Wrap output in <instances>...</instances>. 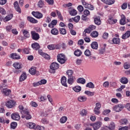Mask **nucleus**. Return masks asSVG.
<instances>
[{
  "label": "nucleus",
  "mask_w": 130,
  "mask_h": 130,
  "mask_svg": "<svg viewBox=\"0 0 130 130\" xmlns=\"http://www.w3.org/2000/svg\"><path fill=\"white\" fill-rule=\"evenodd\" d=\"M57 59L58 62L61 63V64L66 63V61H67V59H66V56L63 54H58L57 56Z\"/></svg>",
  "instance_id": "obj_1"
},
{
  "label": "nucleus",
  "mask_w": 130,
  "mask_h": 130,
  "mask_svg": "<svg viewBox=\"0 0 130 130\" xmlns=\"http://www.w3.org/2000/svg\"><path fill=\"white\" fill-rule=\"evenodd\" d=\"M13 67L16 70H17L14 71L15 74H20V73H21V70H20L23 68V64L21 63L15 62L13 63Z\"/></svg>",
  "instance_id": "obj_2"
},
{
  "label": "nucleus",
  "mask_w": 130,
  "mask_h": 130,
  "mask_svg": "<svg viewBox=\"0 0 130 130\" xmlns=\"http://www.w3.org/2000/svg\"><path fill=\"white\" fill-rule=\"evenodd\" d=\"M59 68V64L55 62H52L50 66V73H55V70H57Z\"/></svg>",
  "instance_id": "obj_3"
},
{
  "label": "nucleus",
  "mask_w": 130,
  "mask_h": 130,
  "mask_svg": "<svg viewBox=\"0 0 130 130\" xmlns=\"http://www.w3.org/2000/svg\"><path fill=\"white\" fill-rule=\"evenodd\" d=\"M124 108V106H123V105L120 104L115 105L113 107V110L115 111V112H120V111H121V110H122Z\"/></svg>",
  "instance_id": "obj_4"
},
{
  "label": "nucleus",
  "mask_w": 130,
  "mask_h": 130,
  "mask_svg": "<svg viewBox=\"0 0 130 130\" xmlns=\"http://www.w3.org/2000/svg\"><path fill=\"white\" fill-rule=\"evenodd\" d=\"M89 125L92 126L94 130H98L99 129L100 127H101V126L102 125V122L98 121L94 123H90Z\"/></svg>",
  "instance_id": "obj_5"
},
{
  "label": "nucleus",
  "mask_w": 130,
  "mask_h": 130,
  "mask_svg": "<svg viewBox=\"0 0 130 130\" xmlns=\"http://www.w3.org/2000/svg\"><path fill=\"white\" fill-rule=\"evenodd\" d=\"M82 5L85 8V9H88L90 11H93L94 8V6L91 4H89L86 3L85 1H82Z\"/></svg>",
  "instance_id": "obj_6"
},
{
  "label": "nucleus",
  "mask_w": 130,
  "mask_h": 130,
  "mask_svg": "<svg viewBox=\"0 0 130 130\" xmlns=\"http://www.w3.org/2000/svg\"><path fill=\"white\" fill-rule=\"evenodd\" d=\"M109 43L111 44H120V39L118 38H114L112 39V40H109Z\"/></svg>",
  "instance_id": "obj_7"
},
{
  "label": "nucleus",
  "mask_w": 130,
  "mask_h": 130,
  "mask_svg": "<svg viewBox=\"0 0 130 130\" xmlns=\"http://www.w3.org/2000/svg\"><path fill=\"white\" fill-rule=\"evenodd\" d=\"M31 14L34 17H35L37 19H41L43 17V15L40 12L32 11Z\"/></svg>",
  "instance_id": "obj_8"
},
{
  "label": "nucleus",
  "mask_w": 130,
  "mask_h": 130,
  "mask_svg": "<svg viewBox=\"0 0 130 130\" xmlns=\"http://www.w3.org/2000/svg\"><path fill=\"white\" fill-rule=\"evenodd\" d=\"M31 35L34 40H38L40 38L39 34L37 33L36 31H31Z\"/></svg>",
  "instance_id": "obj_9"
},
{
  "label": "nucleus",
  "mask_w": 130,
  "mask_h": 130,
  "mask_svg": "<svg viewBox=\"0 0 130 130\" xmlns=\"http://www.w3.org/2000/svg\"><path fill=\"white\" fill-rule=\"evenodd\" d=\"M15 104H16L15 101L10 100L6 103V105L8 108H13L15 106Z\"/></svg>",
  "instance_id": "obj_10"
},
{
  "label": "nucleus",
  "mask_w": 130,
  "mask_h": 130,
  "mask_svg": "<svg viewBox=\"0 0 130 130\" xmlns=\"http://www.w3.org/2000/svg\"><path fill=\"white\" fill-rule=\"evenodd\" d=\"M94 22L95 25L97 26H100L101 25V17L98 16L94 18Z\"/></svg>",
  "instance_id": "obj_11"
},
{
  "label": "nucleus",
  "mask_w": 130,
  "mask_h": 130,
  "mask_svg": "<svg viewBox=\"0 0 130 130\" xmlns=\"http://www.w3.org/2000/svg\"><path fill=\"white\" fill-rule=\"evenodd\" d=\"M11 118L14 120H20V115L18 113H13L11 115Z\"/></svg>",
  "instance_id": "obj_12"
},
{
  "label": "nucleus",
  "mask_w": 130,
  "mask_h": 130,
  "mask_svg": "<svg viewBox=\"0 0 130 130\" xmlns=\"http://www.w3.org/2000/svg\"><path fill=\"white\" fill-rule=\"evenodd\" d=\"M14 8L16 11V12H18L19 14H21V8H20V7H19V4H18V2L16 1L14 3Z\"/></svg>",
  "instance_id": "obj_13"
},
{
  "label": "nucleus",
  "mask_w": 130,
  "mask_h": 130,
  "mask_svg": "<svg viewBox=\"0 0 130 130\" xmlns=\"http://www.w3.org/2000/svg\"><path fill=\"white\" fill-rule=\"evenodd\" d=\"M13 14H9L8 15L6 16L4 19V22L6 23V22H9L10 20L13 19Z\"/></svg>",
  "instance_id": "obj_14"
},
{
  "label": "nucleus",
  "mask_w": 130,
  "mask_h": 130,
  "mask_svg": "<svg viewBox=\"0 0 130 130\" xmlns=\"http://www.w3.org/2000/svg\"><path fill=\"white\" fill-rule=\"evenodd\" d=\"M106 127L108 128L109 130H114L115 129V124L113 122H111L109 126H106Z\"/></svg>",
  "instance_id": "obj_15"
},
{
  "label": "nucleus",
  "mask_w": 130,
  "mask_h": 130,
  "mask_svg": "<svg viewBox=\"0 0 130 130\" xmlns=\"http://www.w3.org/2000/svg\"><path fill=\"white\" fill-rule=\"evenodd\" d=\"M103 3H104V4H106V5H113L114 3H115V0H101Z\"/></svg>",
  "instance_id": "obj_16"
},
{
  "label": "nucleus",
  "mask_w": 130,
  "mask_h": 130,
  "mask_svg": "<svg viewBox=\"0 0 130 130\" xmlns=\"http://www.w3.org/2000/svg\"><path fill=\"white\" fill-rule=\"evenodd\" d=\"M26 79H27V75L26 74V73L23 72L19 78V81L23 82V81H25Z\"/></svg>",
  "instance_id": "obj_17"
},
{
  "label": "nucleus",
  "mask_w": 130,
  "mask_h": 130,
  "mask_svg": "<svg viewBox=\"0 0 130 130\" xmlns=\"http://www.w3.org/2000/svg\"><path fill=\"white\" fill-rule=\"evenodd\" d=\"M61 83L62 86H64V87H68V84H67V77H66V76H63L61 78Z\"/></svg>",
  "instance_id": "obj_18"
},
{
  "label": "nucleus",
  "mask_w": 130,
  "mask_h": 130,
  "mask_svg": "<svg viewBox=\"0 0 130 130\" xmlns=\"http://www.w3.org/2000/svg\"><path fill=\"white\" fill-rule=\"evenodd\" d=\"M31 47L35 50H38L40 48V45L38 43H35L31 44Z\"/></svg>",
  "instance_id": "obj_19"
},
{
  "label": "nucleus",
  "mask_w": 130,
  "mask_h": 130,
  "mask_svg": "<svg viewBox=\"0 0 130 130\" xmlns=\"http://www.w3.org/2000/svg\"><path fill=\"white\" fill-rule=\"evenodd\" d=\"M27 21L30 22V23H32L33 24H35L36 23H38V21L37 20L34 19L32 17L28 16L27 17Z\"/></svg>",
  "instance_id": "obj_20"
},
{
  "label": "nucleus",
  "mask_w": 130,
  "mask_h": 130,
  "mask_svg": "<svg viewBox=\"0 0 130 130\" xmlns=\"http://www.w3.org/2000/svg\"><path fill=\"white\" fill-rule=\"evenodd\" d=\"M130 37V31L127 30L126 32L122 36V39H126Z\"/></svg>",
  "instance_id": "obj_21"
},
{
  "label": "nucleus",
  "mask_w": 130,
  "mask_h": 130,
  "mask_svg": "<svg viewBox=\"0 0 130 130\" xmlns=\"http://www.w3.org/2000/svg\"><path fill=\"white\" fill-rule=\"evenodd\" d=\"M11 57L13 59H20V58H21V57H20V55H18L16 53H12L11 54Z\"/></svg>",
  "instance_id": "obj_22"
},
{
  "label": "nucleus",
  "mask_w": 130,
  "mask_h": 130,
  "mask_svg": "<svg viewBox=\"0 0 130 130\" xmlns=\"http://www.w3.org/2000/svg\"><path fill=\"white\" fill-rule=\"evenodd\" d=\"M120 25H125L126 24V21H125V16L124 15L121 16V18L120 20Z\"/></svg>",
  "instance_id": "obj_23"
},
{
  "label": "nucleus",
  "mask_w": 130,
  "mask_h": 130,
  "mask_svg": "<svg viewBox=\"0 0 130 130\" xmlns=\"http://www.w3.org/2000/svg\"><path fill=\"white\" fill-rule=\"evenodd\" d=\"M120 82L122 83V84H127V83H128V80L127 79V78L126 77H122L120 79Z\"/></svg>",
  "instance_id": "obj_24"
},
{
  "label": "nucleus",
  "mask_w": 130,
  "mask_h": 130,
  "mask_svg": "<svg viewBox=\"0 0 130 130\" xmlns=\"http://www.w3.org/2000/svg\"><path fill=\"white\" fill-rule=\"evenodd\" d=\"M78 100L80 102H85V101H87V97L85 96H80L78 97Z\"/></svg>",
  "instance_id": "obj_25"
},
{
  "label": "nucleus",
  "mask_w": 130,
  "mask_h": 130,
  "mask_svg": "<svg viewBox=\"0 0 130 130\" xmlns=\"http://www.w3.org/2000/svg\"><path fill=\"white\" fill-rule=\"evenodd\" d=\"M91 48L93 49H98V43L93 42L91 44Z\"/></svg>",
  "instance_id": "obj_26"
},
{
  "label": "nucleus",
  "mask_w": 130,
  "mask_h": 130,
  "mask_svg": "<svg viewBox=\"0 0 130 130\" xmlns=\"http://www.w3.org/2000/svg\"><path fill=\"white\" fill-rule=\"evenodd\" d=\"M11 91L10 89H8L7 88L3 89V93L6 96H9L10 94L11 93Z\"/></svg>",
  "instance_id": "obj_27"
},
{
  "label": "nucleus",
  "mask_w": 130,
  "mask_h": 130,
  "mask_svg": "<svg viewBox=\"0 0 130 130\" xmlns=\"http://www.w3.org/2000/svg\"><path fill=\"white\" fill-rule=\"evenodd\" d=\"M77 82L79 84H85L86 83V80L82 78H79L77 79Z\"/></svg>",
  "instance_id": "obj_28"
},
{
  "label": "nucleus",
  "mask_w": 130,
  "mask_h": 130,
  "mask_svg": "<svg viewBox=\"0 0 130 130\" xmlns=\"http://www.w3.org/2000/svg\"><path fill=\"white\" fill-rule=\"evenodd\" d=\"M82 53L81 50H79V49L75 50L74 52V55L76 56H81V55H82Z\"/></svg>",
  "instance_id": "obj_29"
},
{
  "label": "nucleus",
  "mask_w": 130,
  "mask_h": 130,
  "mask_svg": "<svg viewBox=\"0 0 130 130\" xmlns=\"http://www.w3.org/2000/svg\"><path fill=\"white\" fill-rule=\"evenodd\" d=\"M57 16H58V19L60 20V21H63V17H62V16L61 15V13H60V12H59L58 10L56 11Z\"/></svg>",
  "instance_id": "obj_30"
},
{
  "label": "nucleus",
  "mask_w": 130,
  "mask_h": 130,
  "mask_svg": "<svg viewBox=\"0 0 130 130\" xmlns=\"http://www.w3.org/2000/svg\"><path fill=\"white\" fill-rule=\"evenodd\" d=\"M98 35H99V33L97 31H93L91 34L90 36L91 37H93V38H96V37H98Z\"/></svg>",
  "instance_id": "obj_31"
},
{
  "label": "nucleus",
  "mask_w": 130,
  "mask_h": 130,
  "mask_svg": "<svg viewBox=\"0 0 130 130\" xmlns=\"http://www.w3.org/2000/svg\"><path fill=\"white\" fill-rule=\"evenodd\" d=\"M86 87L87 88H90V89H94V88L95 87V85H94V84H93V83L89 82L86 84Z\"/></svg>",
  "instance_id": "obj_32"
},
{
  "label": "nucleus",
  "mask_w": 130,
  "mask_h": 130,
  "mask_svg": "<svg viewBox=\"0 0 130 130\" xmlns=\"http://www.w3.org/2000/svg\"><path fill=\"white\" fill-rule=\"evenodd\" d=\"M73 89L75 92H79L81 91V90H82V88L80 86H76L75 87H73Z\"/></svg>",
  "instance_id": "obj_33"
},
{
  "label": "nucleus",
  "mask_w": 130,
  "mask_h": 130,
  "mask_svg": "<svg viewBox=\"0 0 130 130\" xmlns=\"http://www.w3.org/2000/svg\"><path fill=\"white\" fill-rule=\"evenodd\" d=\"M74 82H75L74 80V77H68V83L69 85H73V84H74Z\"/></svg>",
  "instance_id": "obj_34"
},
{
  "label": "nucleus",
  "mask_w": 130,
  "mask_h": 130,
  "mask_svg": "<svg viewBox=\"0 0 130 130\" xmlns=\"http://www.w3.org/2000/svg\"><path fill=\"white\" fill-rule=\"evenodd\" d=\"M67 74L68 76V78L74 77V76H73V74H74V72L73 71V70L67 71Z\"/></svg>",
  "instance_id": "obj_35"
},
{
  "label": "nucleus",
  "mask_w": 130,
  "mask_h": 130,
  "mask_svg": "<svg viewBox=\"0 0 130 130\" xmlns=\"http://www.w3.org/2000/svg\"><path fill=\"white\" fill-rule=\"evenodd\" d=\"M38 6L39 8H43L44 6V1H43V0H40L38 2Z\"/></svg>",
  "instance_id": "obj_36"
},
{
  "label": "nucleus",
  "mask_w": 130,
  "mask_h": 130,
  "mask_svg": "<svg viewBox=\"0 0 130 130\" xmlns=\"http://www.w3.org/2000/svg\"><path fill=\"white\" fill-rule=\"evenodd\" d=\"M84 93L86 94V95H87V96H94L95 94L94 92H91L88 90L85 91Z\"/></svg>",
  "instance_id": "obj_37"
},
{
  "label": "nucleus",
  "mask_w": 130,
  "mask_h": 130,
  "mask_svg": "<svg viewBox=\"0 0 130 130\" xmlns=\"http://www.w3.org/2000/svg\"><path fill=\"white\" fill-rule=\"evenodd\" d=\"M59 31L62 35H66L67 34V30L63 28H59Z\"/></svg>",
  "instance_id": "obj_38"
},
{
  "label": "nucleus",
  "mask_w": 130,
  "mask_h": 130,
  "mask_svg": "<svg viewBox=\"0 0 130 130\" xmlns=\"http://www.w3.org/2000/svg\"><path fill=\"white\" fill-rule=\"evenodd\" d=\"M51 33L53 35H57L58 34V30L57 28H53L51 30Z\"/></svg>",
  "instance_id": "obj_39"
},
{
  "label": "nucleus",
  "mask_w": 130,
  "mask_h": 130,
  "mask_svg": "<svg viewBox=\"0 0 130 130\" xmlns=\"http://www.w3.org/2000/svg\"><path fill=\"white\" fill-rule=\"evenodd\" d=\"M67 120H68V118L64 116L60 118V122L61 123H64Z\"/></svg>",
  "instance_id": "obj_40"
},
{
  "label": "nucleus",
  "mask_w": 130,
  "mask_h": 130,
  "mask_svg": "<svg viewBox=\"0 0 130 130\" xmlns=\"http://www.w3.org/2000/svg\"><path fill=\"white\" fill-rule=\"evenodd\" d=\"M23 34L24 35L25 37H26V38H29V37H30V34H29V31L26 30H24L23 31Z\"/></svg>",
  "instance_id": "obj_41"
},
{
  "label": "nucleus",
  "mask_w": 130,
  "mask_h": 130,
  "mask_svg": "<svg viewBox=\"0 0 130 130\" xmlns=\"http://www.w3.org/2000/svg\"><path fill=\"white\" fill-rule=\"evenodd\" d=\"M80 114L81 115V116H86V115H87V111H86L85 109H83L80 111Z\"/></svg>",
  "instance_id": "obj_42"
},
{
  "label": "nucleus",
  "mask_w": 130,
  "mask_h": 130,
  "mask_svg": "<svg viewBox=\"0 0 130 130\" xmlns=\"http://www.w3.org/2000/svg\"><path fill=\"white\" fill-rule=\"evenodd\" d=\"M80 17L79 15L76 16L74 18H72V19L73 20V21H74V22H75L76 23H78L80 21Z\"/></svg>",
  "instance_id": "obj_43"
},
{
  "label": "nucleus",
  "mask_w": 130,
  "mask_h": 130,
  "mask_svg": "<svg viewBox=\"0 0 130 130\" xmlns=\"http://www.w3.org/2000/svg\"><path fill=\"white\" fill-rule=\"evenodd\" d=\"M10 125H11V128L15 129V128H16V127H17V125H18V124L16 122H12L11 123Z\"/></svg>",
  "instance_id": "obj_44"
},
{
  "label": "nucleus",
  "mask_w": 130,
  "mask_h": 130,
  "mask_svg": "<svg viewBox=\"0 0 130 130\" xmlns=\"http://www.w3.org/2000/svg\"><path fill=\"white\" fill-rule=\"evenodd\" d=\"M29 73L31 75H35L36 74V70L34 68H31L29 70Z\"/></svg>",
  "instance_id": "obj_45"
},
{
  "label": "nucleus",
  "mask_w": 130,
  "mask_h": 130,
  "mask_svg": "<svg viewBox=\"0 0 130 130\" xmlns=\"http://www.w3.org/2000/svg\"><path fill=\"white\" fill-rule=\"evenodd\" d=\"M77 14V10L75 9H73L71 11H70V14L71 15V16H76Z\"/></svg>",
  "instance_id": "obj_46"
},
{
  "label": "nucleus",
  "mask_w": 130,
  "mask_h": 130,
  "mask_svg": "<svg viewBox=\"0 0 130 130\" xmlns=\"http://www.w3.org/2000/svg\"><path fill=\"white\" fill-rule=\"evenodd\" d=\"M123 67L125 70H128V69H130V64L127 62H125L124 63Z\"/></svg>",
  "instance_id": "obj_47"
},
{
  "label": "nucleus",
  "mask_w": 130,
  "mask_h": 130,
  "mask_svg": "<svg viewBox=\"0 0 130 130\" xmlns=\"http://www.w3.org/2000/svg\"><path fill=\"white\" fill-rule=\"evenodd\" d=\"M120 124H126L127 123V119H123L120 120Z\"/></svg>",
  "instance_id": "obj_48"
},
{
  "label": "nucleus",
  "mask_w": 130,
  "mask_h": 130,
  "mask_svg": "<svg viewBox=\"0 0 130 130\" xmlns=\"http://www.w3.org/2000/svg\"><path fill=\"white\" fill-rule=\"evenodd\" d=\"M36 125V124L32 122H29L28 123V127H29V128H35Z\"/></svg>",
  "instance_id": "obj_49"
},
{
  "label": "nucleus",
  "mask_w": 130,
  "mask_h": 130,
  "mask_svg": "<svg viewBox=\"0 0 130 130\" xmlns=\"http://www.w3.org/2000/svg\"><path fill=\"white\" fill-rule=\"evenodd\" d=\"M84 54L86 56H90L91 55V51L89 49H86L84 52Z\"/></svg>",
  "instance_id": "obj_50"
},
{
  "label": "nucleus",
  "mask_w": 130,
  "mask_h": 130,
  "mask_svg": "<svg viewBox=\"0 0 130 130\" xmlns=\"http://www.w3.org/2000/svg\"><path fill=\"white\" fill-rule=\"evenodd\" d=\"M12 28H13V26L12 25H8L6 27V31L7 32H11Z\"/></svg>",
  "instance_id": "obj_51"
},
{
  "label": "nucleus",
  "mask_w": 130,
  "mask_h": 130,
  "mask_svg": "<svg viewBox=\"0 0 130 130\" xmlns=\"http://www.w3.org/2000/svg\"><path fill=\"white\" fill-rule=\"evenodd\" d=\"M20 113H21V114H25V115H27V114H29L30 113V112H29V111H28L27 110H25L20 111Z\"/></svg>",
  "instance_id": "obj_52"
},
{
  "label": "nucleus",
  "mask_w": 130,
  "mask_h": 130,
  "mask_svg": "<svg viewBox=\"0 0 130 130\" xmlns=\"http://www.w3.org/2000/svg\"><path fill=\"white\" fill-rule=\"evenodd\" d=\"M23 51L26 54H29L30 53V49L24 48L23 49Z\"/></svg>",
  "instance_id": "obj_53"
},
{
  "label": "nucleus",
  "mask_w": 130,
  "mask_h": 130,
  "mask_svg": "<svg viewBox=\"0 0 130 130\" xmlns=\"http://www.w3.org/2000/svg\"><path fill=\"white\" fill-rule=\"evenodd\" d=\"M0 14H2V15H6V14H7V12H6V10H5V9L1 7L0 8Z\"/></svg>",
  "instance_id": "obj_54"
},
{
  "label": "nucleus",
  "mask_w": 130,
  "mask_h": 130,
  "mask_svg": "<svg viewBox=\"0 0 130 130\" xmlns=\"http://www.w3.org/2000/svg\"><path fill=\"white\" fill-rule=\"evenodd\" d=\"M110 112H111V111H110V110H109V109L105 110L103 112V115H107V114H108V113H110Z\"/></svg>",
  "instance_id": "obj_55"
},
{
  "label": "nucleus",
  "mask_w": 130,
  "mask_h": 130,
  "mask_svg": "<svg viewBox=\"0 0 130 130\" xmlns=\"http://www.w3.org/2000/svg\"><path fill=\"white\" fill-rule=\"evenodd\" d=\"M42 56H43L45 59H50V56L46 53H44Z\"/></svg>",
  "instance_id": "obj_56"
},
{
  "label": "nucleus",
  "mask_w": 130,
  "mask_h": 130,
  "mask_svg": "<svg viewBox=\"0 0 130 130\" xmlns=\"http://www.w3.org/2000/svg\"><path fill=\"white\" fill-rule=\"evenodd\" d=\"M47 47L49 50H54V44L49 45Z\"/></svg>",
  "instance_id": "obj_57"
},
{
  "label": "nucleus",
  "mask_w": 130,
  "mask_h": 130,
  "mask_svg": "<svg viewBox=\"0 0 130 130\" xmlns=\"http://www.w3.org/2000/svg\"><path fill=\"white\" fill-rule=\"evenodd\" d=\"M83 14L85 16H90V11L87 9H85L83 12Z\"/></svg>",
  "instance_id": "obj_58"
},
{
  "label": "nucleus",
  "mask_w": 130,
  "mask_h": 130,
  "mask_svg": "<svg viewBox=\"0 0 130 130\" xmlns=\"http://www.w3.org/2000/svg\"><path fill=\"white\" fill-rule=\"evenodd\" d=\"M87 16L86 15H82V20L83 21H85V22H88V20H89V18L87 17Z\"/></svg>",
  "instance_id": "obj_59"
},
{
  "label": "nucleus",
  "mask_w": 130,
  "mask_h": 130,
  "mask_svg": "<svg viewBox=\"0 0 130 130\" xmlns=\"http://www.w3.org/2000/svg\"><path fill=\"white\" fill-rule=\"evenodd\" d=\"M94 112L95 114H100V109H97V108H95Z\"/></svg>",
  "instance_id": "obj_60"
},
{
  "label": "nucleus",
  "mask_w": 130,
  "mask_h": 130,
  "mask_svg": "<svg viewBox=\"0 0 130 130\" xmlns=\"http://www.w3.org/2000/svg\"><path fill=\"white\" fill-rule=\"evenodd\" d=\"M39 82H40V85H45V84H46V83H47V81L45 79H42Z\"/></svg>",
  "instance_id": "obj_61"
},
{
  "label": "nucleus",
  "mask_w": 130,
  "mask_h": 130,
  "mask_svg": "<svg viewBox=\"0 0 130 130\" xmlns=\"http://www.w3.org/2000/svg\"><path fill=\"white\" fill-rule=\"evenodd\" d=\"M99 51V54H103L105 52V48L100 49Z\"/></svg>",
  "instance_id": "obj_62"
},
{
  "label": "nucleus",
  "mask_w": 130,
  "mask_h": 130,
  "mask_svg": "<svg viewBox=\"0 0 130 130\" xmlns=\"http://www.w3.org/2000/svg\"><path fill=\"white\" fill-rule=\"evenodd\" d=\"M41 122H42L44 124H47V123H48V121L46 118H43L41 120Z\"/></svg>",
  "instance_id": "obj_63"
},
{
  "label": "nucleus",
  "mask_w": 130,
  "mask_h": 130,
  "mask_svg": "<svg viewBox=\"0 0 130 130\" xmlns=\"http://www.w3.org/2000/svg\"><path fill=\"white\" fill-rule=\"evenodd\" d=\"M118 130H128V126H124L119 128Z\"/></svg>",
  "instance_id": "obj_64"
}]
</instances>
